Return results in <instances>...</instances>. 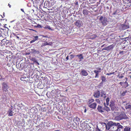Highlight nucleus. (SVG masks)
I'll use <instances>...</instances> for the list:
<instances>
[{"mask_svg":"<svg viewBox=\"0 0 131 131\" xmlns=\"http://www.w3.org/2000/svg\"><path fill=\"white\" fill-rule=\"evenodd\" d=\"M111 74H115V72H111Z\"/></svg>","mask_w":131,"mask_h":131,"instance_id":"bf43d9fd","label":"nucleus"},{"mask_svg":"<svg viewBox=\"0 0 131 131\" xmlns=\"http://www.w3.org/2000/svg\"><path fill=\"white\" fill-rule=\"evenodd\" d=\"M111 74H112L111 72L109 73H107V74H106V75H110Z\"/></svg>","mask_w":131,"mask_h":131,"instance_id":"5fc2aeb1","label":"nucleus"},{"mask_svg":"<svg viewBox=\"0 0 131 131\" xmlns=\"http://www.w3.org/2000/svg\"><path fill=\"white\" fill-rule=\"evenodd\" d=\"M16 36V37L18 39H19V37L18 36Z\"/></svg>","mask_w":131,"mask_h":131,"instance_id":"052dcab7","label":"nucleus"},{"mask_svg":"<svg viewBox=\"0 0 131 131\" xmlns=\"http://www.w3.org/2000/svg\"><path fill=\"white\" fill-rule=\"evenodd\" d=\"M129 27V26L128 25L122 24L121 25V28L122 30L127 29Z\"/></svg>","mask_w":131,"mask_h":131,"instance_id":"ddd939ff","label":"nucleus"},{"mask_svg":"<svg viewBox=\"0 0 131 131\" xmlns=\"http://www.w3.org/2000/svg\"><path fill=\"white\" fill-rule=\"evenodd\" d=\"M110 125H111V130L113 131H116L117 128V123H116L112 121V123H109Z\"/></svg>","mask_w":131,"mask_h":131,"instance_id":"0eeeda50","label":"nucleus"},{"mask_svg":"<svg viewBox=\"0 0 131 131\" xmlns=\"http://www.w3.org/2000/svg\"><path fill=\"white\" fill-rule=\"evenodd\" d=\"M43 28L45 29H48L51 31H53V29H52L50 27V26L48 25H46L43 27Z\"/></svg>","mask_w":131,"mask_h":131,"instance_id":"c85d7f7f","label":"nucleus"},{"mask_svg":"<svg viewBox=\"0 0 131 131\" xmlns=\"http://www.w3.org/2000/svg\"><path fill=\"white\" fill-rule=\"evenodd\" d=\"M105 95L106 94L105 93V92L103 90L101 91L100 95L101 97H106Z\"/></svg>","mask_w":131,"mask_h":131,"instance_id":"a878e982","label":"nucleus"},{"mask_svg":"<svg viewBox=\"0 0 131 131\" xmlns=\"http://www.w3.org/2000/svg\"><path fill=\"white\" fill-rule=\"evenodd\" d=\"M124 51H120L119 52V54H124Z\"/></svg>","mask_w":131,"mask_h":131,"instance_id":"864d4df0","label":"nucleus"},{"mask_svg":"<svg viewBox=\"0 0 131 131\" xmlns=\"http://www.w3.org/2000/svg\"><path fill=\"white\" fill-rule=\"evenodd\" d=\"M97 37V35L95 34L91 35V39H94Z\"/></svg>","mask_w":131,"mask_h":131,"instance_id":"4c0bfd02","label":"nucleus"},{"mask_svg":"<svg viewBox=\"0 0 131 131\" xmlns=\"http://www.w3.org/2000/svg\"><path fill=\"white\" fill-rule=\"evenodd\" d=\"M2 89L3 92H6L8 91V89L9 88V87L7 83L6 82H4L2 84Z\"/></svg>","mask_w":131,"mask_h":131,"instance_id":"6e6552de","label":"nucleus"},{"mask_svg":"<svg viewBox=\"0 0 131 131\" xmlns=\"http://www.w3.org/2000/svg\"><path fill=\"white\" fill-rule=\"evenodd\" d=\"M74 24L77 26H78L79 27H80L81 26L80 22L79 20H77L75 23Z\"/></svg>","mask_w":131,"mask_h":131,"instance_id":"412c9836","label":"nucleus"},{"mask_svg":"<svg viewBox=\"0 0 131 131\" xmlns=\"http://www.w3.org/2000/svg\"><path fill=\"white\" fill-rule=\"evenodd\" d=\"M131 128L129 126H126L124 129V131H130Z\"/></svg>","mask_w":131,"mask_h":131,"instance_id":"7c9ffc66","label":"nucleus"},{"mask_svg":"<svg viewBox=\"0 0 131 131\" xmlns=\"http://www.w3.org/2000/svg\"><path fill=\"white\" fill-rule=\"evenodd\" d=\"M35 24H36V23H35ZM34 26L36 28H42L41 26L39 24H36V25H34Z\"/></svg>","mask_w":131,"mask_h":131,"instance_id":"58836bf2","label":"nucleus"},{"mask_svg":"<svg viewBox=\"0 0 131 131\" xmlns=\"http://www.w3.org/2000/svg\"><path fill=\"white\" fill-rule=\"evenodd\" d=\"M101 79L102 81L100 83V84H103L104 83L106 82V78L105 76L102 75L101 76Z\"/></svg>","mask_w":131,"mask_h":131,"instance_id":"a211bd4d","label":"nucleus"},{"mask_svg":"<svg viewBox=\"0 0 131 131\" xmlns=\"http://www.w3.org/2000/svg\"><path fill=\"white\" fill-rule=\"evenodd\" d=\"M96 103L94 102L89 104L88 106L91 108L95 109L96 108Z\"/></svg>","mask_w":131,"mask_h":131,"instance_id":"4468645a","label":"nucleus"},{"mask_svg":"<svg viewBox=\"0 0 131 131\" xmlns=\"http://www.w3.org/2000/svg\"><path fill=\"white\" fill-rule=\"evenodd\" d=\"M112 15L116 19H118L120 17L121 15V12L118 9L114 8V9Z\"/></svg>","mask_w":131,"mask_h":131,"instance_id":"f257e3e1","label":"nucleus"},{"mask_svg":"<svg viewBox=\"0 0 131 131\" xmlns=\"http://www.w3.org/2000/svg\"><path fill=\"white\" fill-rule=\"evenodd\" d=\"M129 77L130 78H131V75H129Z\"/></svg>","mask_w":131,"mask_h":131,"instance_id":"338daca9","label":"nucleus"},{"mask_svg":"<svg viewBox=\"0 0 131 131\" xmlns=\"http://www.w3.org/2000/svg\"><path fill=\"white\" fill-rule=\"evenodd\" d=\"M76 56L78 57L79 59L80 60L79 61H82L83 59V57L82 54L77 55H76Z\"/></svg>","mask_w":131,"mask_h":131,"instance_id":"aec40b11","label":"nucleus"},{"mask_svg":"<svg viewBox=\"0 0 131 131\" xmlns=\"http://www.w3.org/2000/svg\"><path fill=\"white\" fill-rule=\"evenodd\" d=\"M38 37L37 36H36L34 37V38H35V41L37 40L38 39Z\"/></svg>","mask_w":131,"mask_h":131,"instance_id":"de8ad7c7","label":"nucleus"},{"mask_svg":"<svg viewBox=\"0 0 131 131\" xmlns=\"http://www.w3.org/2000/svg\"><path fill=\"white\" fill-rule=\"evenodd\" d=\"M0 37H1L3 38H4L2 35H0ZM8 43L11 44H12L11 42H10L9 41L5 39H3L2 40H1L0 39V45L1 47H3L5 46L6 44L7 45Z\"/></svg>","mask_w":131,"mask_h":131,"instance_id":"7ed1b4c3","label":"nucleus"},{"mask_svg":"<svg viewBox=\"0 0 131 131\" xmlns=\"http://www.w3.org/2000/svg\"><path fill=\"white\" fill-rule=\"evenodd\" d=\"M112 45L103 48L102 50H110L112 49Z\"/></svg>","mask_w":131,"mask_h":131,"instance_id":"bb28decb","label":"nucleus"},{"mask_svg":"<svg viewBox=\"0 0 131 131\" xmlns=\"http://www.w3.org/2000/svg\"><path fill=\"white\" fill-rule=\"evenodd\" d=\"M31 60L34 62H36L39 65V64L38 61L36 60V59L34 58H32Z\"/></svg>","mask_w":131,"mask_h":131,"instance_id":"e433bc0d","label":"nucleus"},{"mask_svg":"<svg viewBox=\"0 0 131 131\" xmlns=\"http://www.w3.org/2000/svg\"><path fill=\"white\" fill-rule=\"evenodd\" d=\"M54 131H60V130H54Z\"/></svg>","mask_w":131,"mask_h":131,"instance_id":"774afa93","label":"nucleus"},{"mask_svg":"<svg viewBox=\"0 0 131 131\" xmlns=\"http://www.w3.org/2000/svg\"><path fill=\"white\" fill-rule=\"evenodd\" d=\"M43 0H35L33 3V6L36 7L39 5L40 6L43 4Z\"/></svg>","mask_w":131,"mask_h":131,"instance_id":"423d86ee","label":"nucleus"},{"mask_svg":"<svg viewBox=\"0 0 131 131\" xmlns=\"http://www.w3.org/2000/svg\"><path fill=\"white\" fill-rule=\"evenodd\" d=\"M50 122L48 121H47V122H42V124H44V126H46V127H48L50 126Z\"/></svg>","mask_w":131,"mask_h":131,"instance_id":"dca6fc26","label":"nucleus"},{"mask_svg":"<svg viewBox=\"0 0 131 131\" xmlns=\"http://www.w3.org/2000/svg\"><path fill=\"white\" fill-rule=\"evenodd\" d=\"M82 13L84 15H87L88 14V11L87 10L83 9L82 11Z\"/></svg>","mask_w":131,"mask_h":131,"instance_id":"473e14b6","label":"nucleus"},{"mask_svg":"<svg viewBox=\"0 0 131 131\" xmlns=\"http://www.w3.org/2000/svg\"><path fill=\"white\" fill-rule=\"evenodd\" d=\"M8 6H9V7L10 8L11 7V5H10L9 4H8Z\"/></svg>","mask_w":131,"mask_h":131,"instance_id":"e2e57ef3","label":"nucleus"},{"mask_svg":"<svg viewBox=\"0 0 131 131\" xmlns=\"http://www.w3.org/2000/svg\"><path fill=\"white\" fill-rule=\"evenodd\" d=\"M126 109L130 108L131 109V105L128 104H127L125 106Z\"/></svg>","mask_w":131,"mask_h":131,"instance_id":"f704fd0d","label":"nucleus"},{"mask_svg":"<svg viewBox=\"0 0 131 131\" xmlns=\"http://www.w3.org/2000/svg\"><path fill=\"white\" fill-rule=\"evenodd\" d=\"M101 72V71H97L96 70H95L94 71V72L95 74V78H98L99 77V73Z\"/></svg>","mask_w":131,"mask_h":131,"instance_id":"4be33fe9","label":"nucleus"},{"mask_svg":"<svg viewBox=\"0 0 131 131\" xmlns=\"http://www.w3.org/2000/svg\"><path fill=\"white\" fill-rule=\"evenodd\" d=\"M57 91V90L54 89L51 91V93H52V94H53V95H57L58 94Z\"/></svg>","mask_w":131,"mask_h":131,"instance_id":"cd10ccee","label":"nucleus"},{"mask_svg":"<svg viewBox=\"0 0 131 131\" xmlns=\"http://www.w3.org/2000/svg\"><path fill=\"white\" fill-rule=\"evenodd\" d=\"M99 20L100 23H101L102 25L103 26H105L107 24L108 22L107 18L105 17L101 16Z\"/></svg>","mask_w":131,"mask_h":131,"instance_id":"20e7f679","label":"nucleus"},{"mask_svg":"<svg viewBox=\"0 0 131 131\" xmlns=\"http://www.w3.org/2000/svg\"><path fill=\"white\" fill-rule=\"evenodd\" d=\"M81 73L83 76H86L88 75V73L85 70H81Z\"/></svg>","mask_w":131,"mask_h":131,"instance_id":"f3484780","label":"nucleus"},{"mask_svg":"<svg viewBox=\"0 0 131 131\" xmlns=\"http://www.w3.org/2000/svg\"><path fill=\"white\" fill-rule=\"evenodd\" d=\"M8 116H12L13 115V112L11 110H10L8 111Z\"/></svg>","mask_w":131,"mask_h":131,"instance_id":"72a5a7b5","label":"nucleus"},{"mask_svg":"<svg viewBox=\"0 0 131 131\" xmlns=\"http://www.w3.org/2000/svg\"><path fill=\"white\" fill-rule=\"evenodd\" d=\"M42 37H43L46 38H49V37H48V36L47 35H46V36L42 35Z\"/></svg>","mask_w":131,"mask_h":131,"instance_id":"8fccbe9b","label":"nucleus"},{"mask_svg":"<svg viewBox=\"0 0 131 131\" xmlns=\"http://www.w3.org/2000/svg\"><path fill=\"white\" fill-rule=\"evenodd\" d=\"M95 131H101L98 128V126H97V127L96 128V130Z\"/></svg>","mask_w":131,"mask_h":131,"instance_id":"09e8293b","label":"nucleus"},{"mask_svg":"<svg viewBox=\"0 0 131 131\" xmlns=\"http://www.w3.org/2000/svg\"><path fill=\"white\" fill-rule=\"evenodd\" d=\"M96 69L97 70H98V71H101V68L100 67L97 68H96Z\"/></svg>","mask_w":131,"mask_h":131,"instance_id":"603ef678","label":"nucleus"},{"mask_svg":"<svg viewBox=\"0 0 131 131\" xmlns=\"http://www.w3.org/2000/svg\"><path fill=\"white\" fill-rule=\"evenodd\" d=\"M94 101V100L93 99H89L87 102L88 104L89 105V104L92 103Z\"/></svg>","mask_w":131,"mask_h":131,"instance_id":"c756f323","label":"nucleus"},{"mask_svg":"<svg viewBox=\"0 0 131 131\" xmlns=\"http://www.w3.org/2000/svg\"><path fill=\"white\" fill-rule=\"evenodd\" d=\"M105 45V44H104V45H102V46H101V47H103Z\"/></svg>","mask_w":131,"mask_h":131,"instance_id":"0e129e2a","label":"nucleus"},{"mask_svg":"<svg viewBox=\"0 0 131 131\" xmlns=\"http://www.w3.org/2000/svg\"><path fill=\"white\" fill-rule=\"evenodd\" d=\"M87 121H85L84 122L82 123L81 124V127H82V130L86 129L87 126Z\"/></svg>","mask_w":131,"mask_h":131,"instance_id":"1a4fd4ad","label":"nucleus"},{"mask_svg":"<svg viewBox=\"0 0 131 131\" xmlns=\"http://www.w3.org/2000/svg\"><path fill=\"white\" fill-rule=\"evenodd\" d=\"M80 121V119L77 117L74 118L73 119V121L74 122H79Z\"/></svg>","mask_w":131,"mask_h":131,"instance_id":"2f4dec72","label":"nucleus"},{"mask_svg":"<svg viewBox=\"0 0 131 131\" xmlns=\"http://www.w3.org/2000/svg\"><path fill=\"white\" fill-rule=\"evenodd\" d=\"M31 51H32V53L36 54H38L39 53V51L36 50L35 49H31Z\"/></svg>","mask_w":131,"mask_h":131,"instance_id":"5701e85b","label":"nucleus"},{"mask_svg":"<svg viewBox=\"0 0 131 131\" xmlns=\"http://www.w3.org/2000/svg\"><path fill=\"white\" fill-rule=\"evenodd\" d=\"M66 59L67 60L69 59V56H68L66 57Z\"/></svg>","mask_w":131,"mask_h":131,"instance_id":"13d9d810","label":"nucleus"},{"mask_svg":"<svg viewBox=\"0 0 131 131\" xmlns=\"http://www.w3.org/2000/svg\"><path fill=\"white\" fill-rule=\"evenodd\" d=\"M117 128L116 131H123V127L119 123H117Z\"/></svg>","mask_w":131,"mask_h":131,"instance_id":"9d476101","label":"nucleus"},{"mask_svg":"<svg viewBox=\"0 0 131 131\" xmlns=\"http://www.w3.org/2000/svg\"><path fill=\"white\" fill-rule=\"evenodd\" d=\"M95 0H89V1L88 2L89 4H91L95 3Z\"/></svg>","mask_w":131,"mask_h":131,"instance_id":"ea45409f","label":"nucleus"},{"mask_svg":"<svg viewBox=\"0 0 131 131\" xmlns=\"http://www.w3.org/2000/svg\"><path fill=\"white\" fill-rule=\"evenodd\" d=\"M110 106L111 110L112 111H117L118 110L117 108L116 107L115 102L114 100H111L110 102Z\"/></svg>","mask_w":131,"mask_h":131,"instance_id":"39448f33","label":"nucleus"},{"mask_svg":"<svg viewBox=\"0 0 131 131\" xmlns=\"http://www.w3.org/2000/svg\"><path fill=\"white\" fill-rule=\"evenodd\" d=\"M104 105L105 106L104 107V112L105 111L107 112H109L110 111V107L106 106L105 103H104Z\"/></svg>","mask_w":131,"mask_h":131,"instance_id":"6ab92c4d","label":"nucleus"},{"mask_svg":"<svg viewBox=\"0 0 131 131\" xmlns=\"http://www.w3.org/2000/svg\"><path fill=\"white\" fill-rule=\"evenodd\" d=\"M112 123V121L109 122L108 123L107 125H106V129L109 130H111V125H110L109 123Z\"/></svg>","mask_w":131,"mask_h":131,"instance_id":"b1692460","label":"nucleus"},{"mask_svg":"<svg viewBox=\"0 0 131 131\" xmlns=\"http://www.w3.org/2000/svg\"><path fill=\"white\" fill-rule=\"evenodd\" d=\"M127 92V91H124L122 93V94H121V95L122 96H124L126 93Z\"/></svg>","mask_w":131,"mask_h":131,"instance_id":"a19ab883","label":"nucleus"},{"mask_svg":"<svg viewBox=\"0 0 131 131\" xmlns=\"http://www.w3.org/2000/svg\"><path fill=\"white\" fill-rule=\"evenodd\" d=\"M125 79L126 80L125 82L123 83V86L124 88H126L128 85V83L127 82V79L126 77H125Z\"/></svg>","mask_w":131,"mask_h":131,"instance_id":"393cba45","label":"nucleus"},{"mask_svg":"<svg viewBox=\"0 0 131 131\" xmlns=\"http://www.w3.org/2000/svg\"><path fill=\"white\" fill-rule=\"evenodd\" d=\"M21 10L22 12H24V10H23V9H21Z\"/></svg>","mask_w":131,"mask_h":131,"instance_id":"69168bd1","label":"nucleus"},{"mask_svg":"<svg viewBox=\"0 0 131 131\" xmlns=\"http://www.w3.org/2000/svg\"><path fill=\"white\" fill-rule=\"evenodd\" d=\"M93 96L96 98H99L100 96V92L99 90H97L93 94Z\"/></svg>","mask_w":131,"mask_h":131,"instance_id":"f8f14e48","label":"nucleus"},{"mask_svg":"<svg viewBox=\"0 0 131 131\" xmlns=\"http://www.w3.org/2000/svg\"><path fill=\"white\" fill-rule=\"evenodd\" d=\"M35 41H36L35 39H33V40H31V41H30V43H32L34 42H35Z\"/></svg>","mask_w":131,"mask_h":131,"instance_id":"3c124183","label":"nucleus"},{"mask_svg":"<svg viewBox=\"0 0 131 131\" xmlns=\"http://www.w3.org/2000/svg\"><path fill=\"white\" fill-rule=\"evenodd\" d=\"M115 118L117 120L119 121L122 119H127L128 118L127 116L126 115L125 113L122 112L118 116H116Z\"/></svg>","mask_w":131,"mask_h":131,"instance_id":"f03ea898","label":"nucleus"},{"mask_svg":"<svg viewBox=\"0 0 131 131\" xmlns=\"http://www.w3.org/2000/svg\"><path fill=\"white\" fill-rule=\"evenodd\" d=\"M70 56L71 57L70 58L71 59H72L75 56H76L72 54H70Z\"/></svg>","mask_w":131,"mask_h":131,"instance_id":"c03bdc74","label":"nucleus"},{"mask_svg":"<svg viewBox=\"0 0 131 131\" xmlns=\"http://www.w3.org/2000/svg\"><path fill=\"white\" fill-rule=\"evenodd\" d=\"M123 83L124 82H120V83H119V84L121 85V86H122L123 84Z\"/></svg>","mask_w":131,"mask_h":131,"instance_id":"6e6d98bb","label":"nucleus"},{"mask_svg":"<svg viewBox=\"0 0 131 131\" xmlns=\"http://www.w3.org/2000/svg\"><path fill=\"white\" fill-rule=\"evenodd\" d=\"M4 78H2V76L0 73V81L2 80H4Z\"/></svg>","mask_w":131,"mask_h":131,"instance_id":"37998d69","label":"nucleus"},{"mask_svg":"<svg viewBox=\"0 0 131 131\" xmlns=\"http://www.w3.org/2000/svg\"><path fill=\"white\" fill-rule=\"evenodd\" d=\"M95 101L98 103H100V101L99 99H96L95 100Z\"/></svg>","mask_w":131,"mask_h":131,"instance_id":"79ce46f5","label":"nucleus"},{"mask_svg":"<svg viewBox=\"0 0 131 131\" xmlns=\"http://www.w3.org/2000/svg\"><path fill=\"white\" fill-rule=\"evenodd\" d=\"M97 109L99 112L101 113H104V107H103L102 106L98 105L97 108Z\"/></svg>","mask_w":131,"mask_h":131,"instance_id":"9b49d317","label":"nucleus"},{"mask_svg":"<svg viewBox=\"0 0 131 131\" xmlns=\"http://www.w3.org/2000/svg\"><path fill=\"white\" fill-rule=\"evenodd\" d=\"M118 77L119 79H121L122 78L124 77V76L122 75V74L120 76H119V75H118Z\"/></svg>","mask_w":131,"mask_h":131,"instance_id":"a18cd8bd","label":"nucleus"},{"mask_svg":"<svg viewBox=\"0 0 131 131\" xmlns=\"http://www.w3.org/2000/svg\"><path fill=\"white\" fill-rule=\"evenodd\" d=\"M127 2L128 3H131V0H128Z\"/></svg>","mask_w":131,"mask_h":131,"instance_id":"4d7b16f0","label":"nucleus"},{"mask_svg":"<svg viewBox=\"0 0 131 131\" xmlns=\"http://www.w3.org/2000/svg\"><path fill=\"white\" fill-rule=\"evenodd\" d=\"M52 44L53 43L51 42H48L47 41H45L44 43H42L41 47H43L47 45H52Z\"/></svg>","mask_w":131,"mask_h":131,"instance_id":"2eb2a0df","label":"nucleus"},{"mask_svg":"<svg viewBox=\"0 0 131 131\" xmlns=\"http://www.w3.org/2000/svg\"><path fill=\"white\" fill-rule=\"evenodd\" d=\"M110 98L107 97L106 99V104L107 105H108L109 104V102L110 101Z\"/></svg>","mask_w":131,"mask_h":131,"instance_id":"c9c22d12","label":"nucleus"},{"mask_svg":"<svg viewBox=\"0 0 131 131\" xmlns=\"http://www.w3.org/2000/svg\"><path fill=\"white\" fill-rule=\"evenodd\" d=\"M41 110L42 112H46V108H42Z\"/></svg>","mask_w":131,"mask_h":131,"instance_id":"49530a36","label":"nucleus"},{"mask_svg":"<svg viewBox=\"0 0 131 131\" xmlns=\"http://www.w3.org/2000/svg\"><path fill=\"white\" fill-rule=\"evenodd\" d=\"M5 25H6V24L5 25V26H4V27L5 28H7V29L8 30V28H7L6 26H5Z\"/></svg>","mask_w":131,"mask_h":131,"instance_id":"680f3d73","label":"nucleus"}]
</instances>
